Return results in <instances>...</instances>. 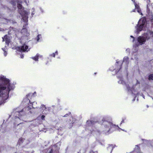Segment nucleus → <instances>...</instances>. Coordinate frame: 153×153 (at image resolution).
Here are the masks:
<instances>
[{
    "instance_id": "nucleus-1",
    "label": "nucleus",
    "mask_w": 153,
    "mask_h": 153,
    "mask_svg": "<svg viewBox=\"0 0 153 153\" xmlns=\"http://www.w3.org/2000/svg\"><path fill=\"white\" fill-rule=\"evenodd\" d=\"M10 83L9 79L4 77H1L0 81V97H3L4 92L7 88L8 92L10 91Z\"/></svg>"
},
{
    "instance_id": "nucleus-2",
    "label": "nucleus",
    "mask_w": 153,
    "mask_h": 153,
    "mask_svg": "<svg viewBox=\"0 0 153 153\" xmlns=\"http://www.w3.org/2000/svg\"><path fill=\"white\" fill-rule=\"evenodd\" d=\"M34 96L32 94H28L26 96V98L28 100L30 103V104H28L29 105L27 107V108H28L27 110H30L32 108H35V107H34L33 106V104L35 103V102L33 101L34 100H32V98Z\"/></svg>"
},
{
    "instance_id": "nucleus-3",
    "label": "nucleus",
    "mask_w": 153,
    "mask_h": 153,
    "mask_svg": "<svg viewBox=\"0 0 153 153\" xmlns=\"http://www.w3.org/2000/svg\"><path fill=\"white\" fill-rule=\"evenodd\" d=\"M19 13L22 17V19L25 22H27L28 19V13L26 11H21L20 10L19 11Z\"/></svg>"
},
{
    "instance_id": "nucleus-4",
    "label": "nucleus",
    "mask_w": 153,
    "mask_h": 153,
    "mask_svg": "<svg viewBox=\"0 0 153 153\" xmlns=\"http://www.w3.org/2000/svg\"><path fill=\"white\" fill-rule=\"evenodd\" d=\"M61 143L60 142L57 143L55 145L52 147V149L50 153H52L54 151H55L57 153L59 149Z\"/></svg>"
},
{
    "instance_id": "nucleus-5",
    "label": "nucleus",
    "mask_w": 153,
    "mask_h": 153,
    "mask_svg": "<svg viewBox=\"0 0 153 153\" xmlns=\"http://www.w3.org/2000/svg\"><path fill=\"white\" fill-rule=\"evenodd\" d=\"M122 64L121 61H119L116 62V65H117V69L115 71L116 74L118 73L120 70L122 68Z\"/></svg>"
},
{
    "instance_id": "nucleus-6",
    "label": "nucleus",
    "mask_w": 153,
    "mask_h": 153,
    "mask_svg": "<svg viewBox=\"0 0 153 153\" xmlns=\"http://www.w3.org/2000/svg\"><path fill=\"white\" fill-rule=\"evenodd\" d=\"M137 40L140 45L144 44L146 41L143 36H139L137 38Z\"/></svg>"
},
{
    "instance_id": "nucleus-7",
    "label": "nucleus",
    "mask_w": 153,
    "mask_h": 153,
    "mask_svg": "<svg viewBox=\"0 0 153 153\" xmlns=\"http://www.w3.org/2000/svg\"><path fill=\"white\" fill-rule=\"evenodd\" d=\"M28 46L26 45H23L21 47H18V49L19 51H25L28 49Z\"/></svg>"
},
{
    "instance_id": "nucleus-8",
    "label": "nucleus",
    "mask_w": 153,
    "mask_h": 153,
    "mask_svg": "<svg viewBox=\"0 0 153 153\" xmlns=\"http://www.w3.org/2000/svg\"><path fill=\"white\" fill-rule=\"evenodd\" d=\"M111 126H112V127H111V129H107L106 130L108 131H111V130L114 131V130H122L123 131H124L121 128H120L117 125H111Z\"/></svg>"
},
{
    "instance_id": "nucleus-9",
    "label": "nucleus",
    "mask_w": 153,
    "mask_h": 153,
    "mask_svg": "<svg viewBox=\"0 0 153 153\" xmlns=\"http://www.w3.org/2000/svg\"><path fill=\"white\" fill-rule=\"evenodd\" d=\"M144 27V24H140L138 26H137V33H139L141 31Z\"/></svg>"
},
{
    "instance_id": "nucleus-10",
    "label": "nucleus",
    "mask_w": 153,
    "mask_h": 153,
    "mask_svg": "<svg viewBox=\"0 0 153 153\" xmlns=\"http://www.w3.org/2000/svg\"><path fill=\"white\" fill-rule=\"evenodd\" d=\"M143 36L146 40H148L149 39H150L151 36L149 32V33H144L143 34Z\"/></svg>"
},
{
    "instance_id": "nucleus-11",
    "label": "nucleus",
    "mask_w": 153,
    "mask_h": 153,
    "mask_svg": "<svg viewBox=\"0 0 153 153\" xmlns=\"http://www.w3.org/2000/svg\"><path fill=\"white\" fill-rule=\"evenodd\" d=\"M27 30L26 28H23L21 31V33L27 36H28L29 35V34L28 33H27Z\"/></svg>"
},
{
    "instance_id": "nucleus-12",
    "label": "nucleus",
    "mask_w": 153,
    "mask_h": 153,
    "mask_svg": "<svg viewBox=\"0 0 153 153\" xmlns=\"http://www.w3.org/2000/svg\"><path fill=\"white\" fill-rule=\"evenodd\" d=\"M130 153H141V152L140 151V148L137 145L134 148V151Z\"/></svg>"
},
{
    "instance_id": "nucleus-13",
    "label": "nucleus",
    "mask_w": 153,
    "mask_h": 153,
    "mask_svg": "<svg viewBox=\"0 0 153 153\" xmlns=\"http://www.w3.org/2000/svg\"><path fill=\"white\" fill-rule=\"evenodd\" d=\"M135 8L137 9V12L140 13V14H142L141 10L139 5L137 4L136 3H135Z\"/></svg>"
},
{
    "instance_id": "nucleus-14",
    "label": "nucleus",
    "mask_w": 153,
    "mask_h": 153,
    "mask_svg": "<svg viewBox=\"0 0 153 153\" xmlns=\"http://www.w3.org/2000/svg\"><path fill=\"white\" fill-rule=\"evenodd\" d=\"M41 126L39 128V130L40 131H43L44 132H46V131H47L45 127V126L44 125H41Z\"/></svg>"
},
{
    "instance_id": "nucleus-15",
    "label": "nucleus",
    "mask_w": 153,
    "mask_h": 153,
    "mask_svg": "<svg viewBox=\"0 0 153 153\" xmlns=\"http://www.w3.org/2000/svg\"><path fill=\"white\" fill-rule=\"evenodd\" d=\"M4 38L5 39L6 43L7 45H9L10 42V40L8 38V36L6 35L4 36Z\"/></svg>"
},
{
    "instance_id": "nucleus-16",
    "label": "nucleus",
    "mask_w": 153,
    "mask_h": 153,
    "mask_svg": "<svg viewBox=\"0 0 153 153\" xmlns=\"http://www.w3.org/2000/svg\"><path fill=\"white\" fill-rule=\"evenodd\" d=\"M26 141V140H25V139H23L22 138H21L20 139H19L18 143V144H19V145H20L23 142L25 143Z\"/></svg>"
},
{
    "instance_id": "nucleus-17",
    "label": "nucleus",
    "mask_w": 153,
    "mask_h": 153,
    "mask_svg": "<svg viewBox=\"0 0 153 153\" xmlns=\"http://www.w3.org/2000/svg\"><path fill=\"white\" fill-rule=\"evenodd\" d=\"M17 7L19 9V11L20 10H21V11H25V10H23L22 9V6L21 4L18 3Z\"/></svg>"
},
{
    "instance_id": "nucleus-18",
    "label": "nucleus",
    "mask_w": 153,
    "mask_h": 153,
    "mask_svg": "<svg viewBox=\"0 0 153 153\" xmlns=\"http://www.w3.org/2000/svg\"><path fill=\"white\" fill-rule=\"evenodd\" d=\"M39 58V54H37L34 57L32 58L35 61H38Z\"/></svg>"
},
{
    "instance_id": "nucleus-19",
    "label": "nucleus",
    "mask_w": 153,
    "mask_h": 153,
    "mask_svg": "<svg viewBox=\"0 0 153 153\" xmlns=\"http://www.w3.org/2000/svg\"><path fill=\"white\" fill-rule=\"evenodd\" d=\"M146 22V20L145 19H143L142 20H140L138 22V23L144 24V25L145 24Z\"/></svg>"
},
{
    "instance_id": "nucleus-20",
    "label": "nucleus",
    "mask_w": 153,
    "mask_h": 153,
    "mask_svg": "<svg viewBox=\"0 0 153 153\" xmlns=\"http://www.w3.org/2000/svg\"><path fill=\"white\" fill-rule=\"evenodd\" d=\"M58 54V53L57 51H56L55 53H53L52 54L50 55V56L51 57H55L56 55H57Z\"/></svg>"
},
{
    "instance_id": "nucleus-21",
    "label": "nucleus",
    "mask_w": 153,
    "mask_h": 153,
    "mask_svg": "<svg viewBox=\"0 0 153 153\" xmlns=\"http://www.w3.org/2000/svg\"><path fill=\"white\" fill-rule=\"evenodd\" d=\"M114 146L112 145H110L108 147V150H111V152H112L113 149V148H114Z\"/></svg>"
},
{
    "instance_id": "nucleus-22",
    "label": "nucleus",
    "mask_w": 153,
    "mask_h": 153,
    "mask_svg": "<svg viewBox=\"0 0 153 153\" xmlns=\"http://www.w3.org/2000/svg\"><path fill=\"white\" fill-rule=\"evenodd\" d=\"M108 117H104L102 118V121L103 122L105 121H108Z\"/></svg>"
},
{
    "instance_id": "nucleus-23",
    "label": "nucleus",
    "mask_w": 153,
    "mask_h": 153,
    "mask_svg": "<svg viewBox=\"0 0 153 153\" xmlns=\"http://www.w3.org/2000/svg\"><path fill=\"white\" fill-rule=\"evenodd\" d=\"M149 80H153V74H150L149 75Z\"/></svg>"
},
{
    "instance_id": "nucleus-24",
    "label": "nucleus",
    "mask_w": 153,
    "mask_h": 153,
    "mask_svg": "<svg viewBox=\"0 0 153 153\" xmlns=\"http://www.w3.org/2000/svg\"><path fill=\"white\" fill-rule=\"evenodd\" d=\"M128 57H126L123 58V62H127L128 61Z\"/></svg>"
},
{
    "instance_id": "nucleus-25",
    "label": "nucleus",
    "mask_w": 153,
    "mask_h": 153,
    "mask_svg": "<svg viewBox=\"0 0 153 153\" xmlns=\"http://www.w3.org/2000/svg\"><path fill=\"white\" fill-rule=\"evenodd\" d=\"M70 120L71 121L72 120V121L70 123L73 124L74 123V120L73 118L72 117L70 118Z\"/></svg>"
},
{
    "instance_id": "nucleus-26",
    "label": "nucleus",
    "mask_w": 153,
    "mask_h": 153,
    "mask_svg": "<svg viewBox=\"0 0 153 153\" xmlns=\"http://www.w3.org/2000/svg\"><path fill=\"white\" fill-rule=\"evenodd\" d=\"M86 123H87V124H92L94 123V121L92 120L87 121Z\"/></svg>"
},
{
    "instance_id": "nucleus-27",
    "label": "nucleus",
    "mask_w": 153,
    "mask_h": 153,
    "mask_svg": "<svg viewBox=\"0 0 153 153\" xmlns=\"http://www.w3.org/2000/svg\"><path fill=\"white\" fill-rule=\"evenodd\" d=\"M71 114L70 112H69L68 113L65 114L63 117H67L69 116H71Z\"/></svg>"
},
{
    "instance_id": "nucleus-28",
    "label": "nucleus",
    "mask_w": 153,
    "mask_h": 153,
    "mask_svg": "<svg viewBox=\"0 0 153 153\" xmlns=\"http://www.w3.org/2000/svg\"><path fill=\"white\" fill-rule=\"evenodd\" d=\"M41 36V35H38L36 37V40L37 42H38L40 39V37Z\"/></svg>"
},
{
    "instance_id": "nucleus-29",
    "label": "nucleus",
    "mask_w": 153,
    "mask_h": 153,
    "mask_svg": "<svg viewBox=\"0 0 153 153\" xmlns=\"http://www.w3.org/2000/svg\"><path fill=\"white\" fill-rule=\"evenodd\" d=\"M149 33L150 35L153 37V32L150 31H149Z\"/></svg>"
},
{
    "instance_id": "nucleus-30",
    "label": "nucleus",
    "mask_w": 153,
    "mask_h": 153,
    "mask_svg": "<svg viewBox=\"0 0 153 153\" xmlns=\"http://www.w3.org/2000/svg\"><path fill=\"white\" fill-rule=\"evenodd\" d=\"M126 120V118L125 117L123 118L122 120L121 121L120 124H121L122 123H124V121Z\"/></svg>"
},
{
    "instance_id": "nucleus-31",
    "label": "nucleus",
    "mask_w": 153,
    "mask_h": 153,
    "mask_svg": "<svg viewBox=\"0 0 153 153\" xmlns=\"http://www.w3.org/2000/svg\"><path fill=\"white\" fill-rule=\"evenodd\" d=\"M42 106H41V107L43 109H46V107H45V105H42Z\"/></svg>"
},
{
    "instance_id": "nucleus-32",
    "label": "nucleus",
    "mask_w": 153,
    "mask_h": 153,
    "mask_svg": "<svg viewBox=\"0 0 153 153\" xmlns=\"http://www.w3.org/2000/svg\"><path fill=\"white\" fill-rule=\"evenodd\" d=\"M130 37L133 38V42L135 40V38L132 36H131Z\"/></svg>"
},
{
    "instance_id": "nucleus-33",
    "label": "nucleus",
    "mask_w": 153,
    "mask_h": 153,
    "mask_svg": "<svg viewBox=\"0 0 153 153\" xmlns=\"http://www.w3.org/2000/svg\"><path fill=\"white\" fill-rule=\"evenodd\" d=\"M45 116H44V115H42L41 117L42 119V120H44L45 118Z\"/></svg>"
},
{
    "instance_id": "nucleus-34",
    "label": "nucleus",
    "mask_w": 153,
    "mask_h": 153,
    "mask_svg": "<svg viewBox=\"0 0 153 153\" xmlns=\"http://www.w3.org/2000/svg\"><path fill=\"white\" fill-rule=\"evenodd\" d=\"M4 56H6L7 54V53L6 51H5V52H4Z\"/></svg>"
},
{
    "instance_id": "nucleus-35",
    "label": "nucleus",
    "mask_w": 153,
    "mask_h": 153,
    "mask_svg": "<svg viewBox=\"0 0 153 153\" xmlns=\"http://www.w3.org/2000/svg\"><path fill=\"white\" fill-rule=\"evenodd\" d=\"M111 68L109 69V70H111V71H114V70H115V69H114V68H113L112 69H111Z\"/></svg>"
},
{
    "instance_id": "nucleus-36",
    "label": "nucleus",
    "mask_w": 153,
    "mask_h": 153,
    "mask_svg": "<svg viewBox=\"0 0 153 153\" xmlns=\"http://www.w3.org/2000/svg\"><path fill=\"white\" fill-rule=\"evenodd\" d=\"M2 42L4 41L5 39L4 38V36L3 37H2Z\"/></svg>"
},
{
    "instance_id": "nucleus-37",
    "label": "nucleus",
    "mask_w": 153,
    "mask_h": 153,
    "mask_svg": "<svg viewBox=\"0 0 153 153\" xmlns=\"http://www.w3.org/2000/svg\"><path fill=\"white\" fill-rule=\"evenodd\" d=\"M131 1L134 3V4H135V3H136L135 2V0H131Z\"/></svg>"
},
{
    "instance_id": "nucleus-38",
    "label": "nucleus",
    "mask_w": 153,
    "mask_h": 153,
    "mask_svg": "<svg viewBox=\"0 0 153 153\" xmlns=\"http://www.w3.org/2000/svg\"><path fill=\"white\" fill-rule=\"evenodd\" d=\"M2 49L3 50V51L5 52V49H4V48H2Z\"/></svg>"
},
{
    "instance_id": "nucleus-39",
    "label": "nucleus",
    "mask_w": 153,
    "mask_h": 153,
    "mask_svg": "<svg viewBox=\"0 0 153 153\" xmlns=\"http://www.w3.org/2000/svg\"><path fill=\"white\" fill-rule=\"evenodd\" d=\"M34 13H32V14H31V15H32V16H33V15H34Z\"/></svg>"
},
{
    "instance_id": "nucleus-40",
    "label": "nucleus",
    "mask_w": 153,
    "mask_h": 153,
    "mask_svg": "<svg viewBox=\"0 0 153 153\" xmlns=\"http://www.w3.org/2000/svg\"><path fill=\"white\" fill-rule=\"evenodd\" d=\"M147 141L149 143H150V141Z\"/></svg>"
},
{
    "instance_id": "nucleus-41",
    "label": "nucleus",
    "mask_w": 153,
    "mask_h": 153,
    "mask_svg": "<svg viewBox=\"0 0 153 153\" xmlns=\"http://www.w3.org/2000/svg\"><path fill=\"white\" fill-rule=\"evenodd\" d=\"M109 123H111V124H112V123H110V122H109Z\"/></svg>"
},
{
    "instance_id": "nucleus-42",
    "label": "nucleus",
    "mask_w": 153,
    "mask_h": 153,
    "mask_svg": "<svg viewBox=\"0 0 153 153\" xmlns=\"http://www.w3.org/2000/svg\"><path fill=\"white\" fill-rule=\"evenodd\" d=\"M0 149H1V150H0V152H1V150H2V148H1Z\"/></svg>"
},
{
    "instance_id": "nucleus-43",
    "label": "nucleus",
    "mask_w": 153,
    "mask_h": 153,
    "mask_svg": "<svg viewBox=\"0 0 153 153\" xmlns=\"http://www.w3.org/2000/svg\"><path fill=\"white\" fill-rule=\"evenodd\" d=\"M97 74V73H94V74L95 75V74Z\"/></svg>"
},
{
    "instance_id": "nucleus-44",
    "label": "nucleus",
    "mask_w": 153,
    "mask_h": 153,
    "mask_svg": "<svg viewBox=\"0 0 153 153\" xmlns=\"http://www.w3.org/2000/svg\"><path fill=\"white\" fill-rule=\"evenodd\" d=\"M133 12H135L134 10H133Z\"/></svg>"
},
{
    "instance_id": "nucleus-45",
    "label": "nucleus",
    "mask_w": 153,
    "mask_h": 153,
    "mask_svg": "<svg viewBox=\"0 0 153 153\" xmlns=\"http://www.w3.org/2000/svg\"><path fill=\"white\" fill-rule=\"evenodd\" d=\"M78 153H81L80 152H79Z\"/></svg>"
},
{
    "instance_id": "nucleus-46",
    "label": "nucleus",
    "mask_w": 153,
    "mask_h": 153,
    "mask_svg": "<svg viewBox=\"0 0 153 153\" xmlns=\"http://www.w3.org/2000/svg\"><path fill=\"white\" fill-rule=\"evenodd\" d=\"M21 124V123H19V125H20V124Z\"/></svg>"
},
{
    "instance_id": "nucleus-47",
    "label": "nucleus",
    "mask_w": 153,
    "mask_h": 153,
    "mask_svg": "<svg viewBox=\"0 0 153 153\" xmlns=\"http://www.w3.org/2000/svg\"><path fill=\"white\" fill-rule=\"evenodd\" d=\"M139 25V24H138L137 25V26L138 25Z\"/></svg>"
},
{
    "instance_id": "nucleus-48",
    "label": "nucleus",
    "mask_w": 153,
    "mask_h": 153,
    "mask_svg": "<svg viewBox=\"0 0 153 153\" xmlns=\"http://www.w3.org/2000/svg\"><path fill=\"white\" fill-rule=\"evenodd\" d=\"M23 57V56H22V58Z\"/></svg>"
},
{
    "instance_id": "nucleus-49",
    "label": "nucleus",
    "mask_w": 153,
    "mask_h": 153,
    "mask_svg": "<svg viewBox=\"0 0 153 153\" xmlns=\"http://www.w3.org/2000/svg\"><path fill=\"white\" fill-rule=\"evenodd\" d=\"M23 57V56H22V58Z\"/></svg>"
},
{
    "instance_id": "nucleus-50",
    "label": "nucleus",
    "mask_w": 153,
    "mask_h": 153,
    "mask_svg": "<svg viewBox=\"0 0 153 153\" xmlns=\"http://www.w3.org/2000/svg\"><path fill=\"white\" fill-rule=\"evenodd\" d=\"M137 83H139V82H137Z\"/></svg>"
},
{
    "instance_id": "nucleus-51",
    "label": "nucleus",
    "mask_w": 153,
    "mask_h": 153,
    "mask_svg": "<svg viewBox=\"0 0 153 153\" xmlns=\"http://www.w3.org/2000/svg\"><path fill=\"white\" fill-rule=\"evenodd\" d=\"M137 83H139V82H137Z\"/></svg>"
},
{
    "instance_id": "nucleus-52",
    "label": "nucleus",
    "mask_w": 153,
    "mask_h": 153,
    "mask_svg": "<svg viewBox=\"0 0 153 153\" xmlns=\"http://www.w3.org/2000/svg\"><path fill=\"white\" fill-rule=\"evenodd\" d=\"M137 82H138V81H137Z\"/></svg>"
},
{
    "instance_id": "nucleus-53",
    "label": "nucleus",
    "mask_w": 153,
    "mask_h": 153,
    "mask_svg": "<svg viewBox=\"0 0 153 153\" xmlns=\"http://www.w3.org/2000/svg\"><path fill=\"white\" fill-rule=\"evenodd\" d=\"M8 93L7 94H8ZM6 94H7V93H6Z\"/></svg>"
},
{
    "instance_id": "nucleus-54",
    "label": "nucleus",
    "mask_w": 153,
    "mask_h": 153,
    "mask_svg": "<svg viewBox=\"0 0 153 153\" xmlns=\"http://www.w3.org/2000/svg\"><path fill=\"white\" fill-rule=\"evenodd\" d=\"M149 0V1L150 0Z\"/></svg>"
}]
</instances>
